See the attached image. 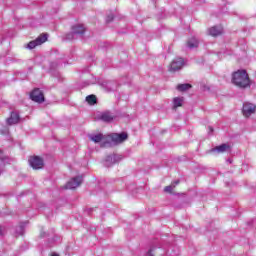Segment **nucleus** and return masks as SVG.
Wrapping results in <instances>:
<instances>
[{
  "instance_id": "nucleus-1",
  "label": "nucleus",
  "mask_w": 256,
  "mask_h": 256,
  "mask_svg": "<svg viewBox=\"0 0 256 256\" xmlns=\"http://www.w3.org/2000/svg\"><path fill=\"white\" fill-rule=\"evenodd\" d=\"M232 83L236 85V87L246 89V87L251 85L249 74H247V71L245 70H238L237 72H234L232 75Z\"/></svg>"
},
{
  "instance_id": "nucleus-2",
  "label": "nucleus",
  "mask_w": 256,
  "mask_h": 256,
  "mask_svg": "<svg viewBox=\"0 0 256 256\" xmlns=\"http://www.w3.org/2000/svg\"><path fill=\"white\" fill-rule=\"evenodd\" d=\"M127 133L123 132L121 134H111L107 136V147L111 145H119L123 141H127Z\"/></svg>"
},
{
  "instance_id": "nucleus-3",
  "label": "nucleus",
  "mask_w": 256,
  "mask_h": 256,
  "mask_svg": "<svg viewBox=\"0 0 256 256\" xmlns=\"http://www.w3.org/2000/svg\"><path fill=\"white\" fill-rule=\"evenodd\" d=\"M242 113L244 117L248 118L251 117V115H255L256 113V106L255 104L251 102H245L243 104Z\"/></svg>"
},
{
  "instance_id": "nucleus-4",
  "label": "nucleus",
  "mask_w": 256,
  "mask_h": 256,
  "mask_svg": "<svg viewBox=\"0 0 256 256\" xmlns=\"http://www.w3.org/2000/svg\"><path fill=\"white\" fill-rule=\"evenodd\" d=\"M47 41V34H41L39 37H37L35 40L30 41L27 44L28 49H35V47H39V45H43Z\"/></svg>"
},
{
  "instance_id": "nucleus-5",
  "label": "nucleus",
  "mask_w": 256,
  "mask_h": 256,
  "mask_svg": "<svg viewBox=\"0 0 256 256\" xmlns=\"http://www.w3.org/2000/svg\"><path fill=\"white\" fill-rule=\"evenodd\" d=\"M183 65H185V61H183V58H176L171 62L169 66V71L171 73H175V71H180V69H183Z\"/></svg>"
},
{
  "instance_id": "nucleus-6",
  "label": "nucleus",
  "mask_w": 256,
  "mask_h": 256,
  "mask_svg": "<svg viewBox=\"0 0 256 256\" xmlns=\"http://www.w3.org/2000/svg\"><path fill=\"white\" fill-rule=\"evenodd\" d=\"M85 31V26L83 24H76L72 26V34H68L67 39H75L74 35H83Z\"/></svg>"
},
{
  "instance_id": "nucleus-7",
  "label": "nucleus",
  "mask_w": 256,
  "mask_h": 256,
  "mask_svg": "<svg viewBox=\"0 0 256 256\" xmlns=\"http://www.w3.org/2000/svg\"><path fill=\"white\" fill-rule=\"evenodd\" d=\"M29 165L33 168V169H43V166L45 165L43 162V158L39 157V156H34V157H30L29 159Z\"/></svg>"
},
{
  "instance_id": "nucleus-8",
  "label": "nucleus",
  "mask_w": 256,
  "mask_h": 256,
  "mask_svg": "<svg viewBox=\"0 0 256 256\" xmlns=\"http://www.w3.org/2000/svg\"><path fill=\"white\" fill-rule=\"evenodd\" d=\"M90 141H93L94 143H102V147H107V136L103 134H95L89 136Z\"/></svg>"
},
{
  "instance_id": "nucleus-9",
  "label": "nucleus",
  "mask_w": 256,
  "mask_h": 256,
  "mask_svg": "<svg viewBox=\"0 0 256 256\" xmlns=\"http://www.w3.org/2000/svg\"><path fill=\"white\" fill-rule=\"evenodd\" d=\"M30 98L32 101H35V103H43V101H45V96L43 95V92L39 90V88L32 91Z\"/></svg>"
},
{
  "instance_id": "nucleus-10",
  "label": "nucleus",
  "mask_w": 256,
  "mask_h": 256,
  "mask_svg": "<svg viewBox=\"0 0 256 256\" xmlns=\"http://www.w3.org/2000/svg\"><path fill=\"white\" fill-rule=\"evenodd\" d=\"M81 183H83L82 176L74 177L67 182L66 189H77V187H80Z\"/></svg>"
},
{
  "instance_id": "nucleus-11",
  "label": "nucleus",
  "mask_w": 256,
  "mask_h": 256,
  "mask_svg": "<svg viewBox=\"0 0 256 256\" xmlns=\"http://www.w3.org/2000/svg\"><path fill=\"white\" fill-rule=\"evenodd\" d=\"M209 35H211V37H219V35H223V27L222 26H214L211 27L208 30Z\"/></svg>"
},
{
  "instance_id": "nucleus-12",
  "label": "nucleus",
  "mask_w": 256,
  "mask_h": 256,
  "mask_svg": "<svg viewBox=\"0 0 256 256\" xmlns=\"http://www.w3.org/2000/svg\"><path fill=\"white\" fill-rule=\"evenodd\" d=\"M100 119L105 123H110V121H113V119H115V115H113V113H111L110 111H105L101 114Z\"/></svg>"
},
{
  "instance_id": "nucleus-13",
  "label": "nucleus",
  "mask_w": 256,
  "mask_h": 256,
  "mask_svg": "<svg viewBox=\"0 0 256 256\" xmlns=\"http://www.w3.org/2000/svg\"><path fill=\"white\" fill-rule=\"evenodd\" d=\"M118 161H121V157L117 155H110L106 158V167H111V165H114V163H118Z\"/></svg>"
},
{
  "instance_id": "nucleus-14",
  "label": "nucleus",
  "mask_w": 256,
  "mask_h": 256,
  "mask_svg": "<svg viewBox=\"0 0 256 256\" xmlns=\"http://www.w3.org/2000/svg\"><path fill=\"white\" fill-rule=\"evenodd\" d=\"M19 123V114L17 112H12L10 117L7 119L8 125H17Z\"/></svg>"
},
{
  "instance_id": "nucleus-15",
  "label": "nucleus",
  "mask_w": 256,
  "mask_h": 256,
  "mask_svg": "<svg viewBox=\"0 0 256 256\" xmlns=\"http://www.w3.org/2000/svg\"><path fill=\"white\" fill-rule=\"evenodd\" d=\"M229 149V144H222L220 146H217L215 148H212L210 151L211 153H215L216 151L218 153H225Z\"/></svg>"
},
{
  "instance_id": "nucleus-16",
  "label": "nucleus",
  "mask_w": 256,
  "mask_h": 256,
  "mask_svg": "<svg viewBox=\"0 0 256 256\" xmlns=\"http://www.w3.org/2000/svg\"><path fill=\"white\" fill-rule=\"evenodd\" d=\"M185 99L183 97H175L173 99V108L177 109V107H183V102Z\"/></svg>"
},
{
  "instance_id": "nucleus-17",
  "label": "nucleus",
  "mask_w": 256,
  "mask_h": 256,
  "mask_svg": "<svg viewBox=\"0 0 256 256\" xmlns=\"http://www.w3.org/2000/svg\"><path fill=\"white\" fill-rule=\"evenodd\" d=\"M187 47H189V49H195L199 47V41L195 38H190L187 42Z\"/></svg>"
},
{
  "instance_id": "nucleus-18",
  "label": "nucleus",
  "mask_w": 256,
  "mask_h": 256,
  "mask_svg": "<svg viewBox=\"0 0 256 256\" xmlns=\"http://www.w3.org/2000/svg\"><path fill=\"white\" fill-rule=\"evenodd\" d=\"M191 89V84H180L177 86L178 91H189Z\"/></svg>"
},
{
  "instance_id": "nucleus-19",
  "label": "nucleus",
  "mask_w": 256,
  "mask_h": 256,
  "mask_svg": "<svg viewBox=\"0 0 256 256\" xmlns=\"http://www.w3.org/2000/svg\"><path fill=\"white\" fill-rule=\"evenodd\" d=\"M86 101L90 105H95V103H97V97H95V95H89V96L86 97Z\"/></svg>"
},
{
  "instance_id": "nucleus-20",
  "label": "nucleus",
  "mask_w": 256,
  "mask_h": 256,
  "mask_svg": "<svg viewBox=\"0 0 256 256\" xmlns=\"http://www.w3.org/2000/svg\"><path fill=\"white\" fill-rule=\"evenodd\" d=\"M175 188V184H171L164 188L165 193H173V189Z\"/></svg>"
},
{
  "instance_id": "nucleus-21",
  "label": "nucleus",
  "mask_w": 256,
  "mask_h": 256,
  "mask_svg": "<svg viewBox=\"0 0 256 256\" xmlns=\"http://www.w3.org/2000/svg\"><path fill=\"white\" fill-rule=\"evenodd\" d=\"M106 87H109L110 91H115V85L111 82H107Z\"/></svg>"
},
{
  "instance_id": "nucleus-22",
  "label": "nucleus",
  "mask_w": 256,
  "mask_h": 256,
  "mask_svg": "<svg viewBox=\"0 0 256 256\" xmlns=\"http://www.w3.org/2000/svg\"><path fill=\"white\" fill-rule=\"evenodd\" d=\"M153 253H155V248L150 249V250L147 252L146 256H153Z\"/></svg>"
},
{
  "instance_id": "nucleus-23",
  "label": "nucleus",
  "mask_w": 256,
  "mask_h": 256,
  "mask_svg": "<svg viewBox=\"0 0 256 256\" xmlns=\"http://www.w3.org/2000/svg\"><path fill=\"white\" fill-rule=\"evenodd\" d=\"M171 185H175V187H177V185H179V180L172 182Z\"/></svg>"
},
{
  "instance_id": "nucleus-24",
  "label": "nucleus",
  "mask_w": 256,
  "mask_h": 256,
  "mask_svg": "<svg viewBox=\"0 0 256 256\" xmlns=\"http://www.w3.org/2000/svg\"><path fill=\"white\" fill-rule=\"evenodd\" d=\"M112 19H113V16H108L107 19H106L107 23H110V21H111Z\"/></svg>"
},
{
  "instance_id": "nucleus-25",
  "label": "nucleus",
  "mask_w": 256,
  "mask_h": 256,
  "mask_svg": "<svg viewBox=\"0 0 256 256\" xmlns=\"http://www.w3.org/2000/svg\"><path fill=\"white\" fill-rule=\"evenodd\" d=\"M3 155V152L0 150V156Z\"/></svg>"
},
{
  "instance_id": "nucleus-26",
  "label": "nucleus",
  "mask_w": 256,
  "mask_h": 256,
  "mask_svg": "<svg viewBox=\"0 0 256 256\" xmlns=\"http://www.w3.org/2000/svg\"><path fill=\"white\" fill-rule=\"evenodd\" d=\"M210 131H213V128H210Z\"/></svg>"
},
{
  "instance_id": "nucleus-27",
  "label": "nucleus",
  "mask_w": 256,
  "mask_h": 256,
  "mask_svg": "<svg viewBox=\"0 0 256 256\" xmlns=\"http://www.w3.org/2000/svg\"><path fill=\"white\" fill-rule=\"evenodd\" d=\"M0 235H1V230H0Z\"/></svg>"
}]
</instances>
